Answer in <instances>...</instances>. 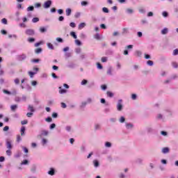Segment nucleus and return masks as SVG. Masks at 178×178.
I'll return each mask as SVG.
<instances>
[{
	"label": "nucleus",
	"mask_w": 178,
	"mask_h": 178,
	"mask_svg": "<svg viewBox=\"0 0 178 178\" xmlns=\"http://www.w3.org/2000/svg\"><path fill=\"white\" fill-rule=\"evenodd\" d=\"M125 120H126V119L124 118V117H121L120 119V123H124Z\"/></svg>",
	"instance_id": "nucleus-42"
},
{
	"label": "nucleus",
	"mask_w": 178,
	"mask_h": 178,
	"mask_svg": "<svg viewBox=\"0 0 178 178\" xmlns=\"http://www.w3.org/2000/svg\"><path fill=\"white\" fill-rule=\"evenodd\" d=\"M14 81L15 84H19V83H20V80H19V79H15Z\"/></svg>",
	"instance_id": "nucleus-60"
},
{
	"label": "nucleus",
	"mask_w": 178,
	"mask_h": 178,
	"mask_svg": "<svg viewBox=\"0 0 178 178\" xmlns=\"http://www.w3.org/2000/svg\"><path fill=\"white\" fill-rule=\"evenodd\" d=\"M51 76L54 79H58V76H56V74L55 73H51Z\"/></svg>",
	"instance_id": "nucleus-57"
},
{
	"label": "nucleus",
	"mask_w": 178,
	"mask_h": 178,
	"mask_svg": "<svg viewBox=\"0 0 178 178\" xmlns=\"http://www.w3.org/2000/svg\"><path fill=\"white\" fill-rule=\"evenodd\" d=\"M34 41H35V39L34 38H28L29 42H34Z\"/></svg>",
	"instance_id": "nucleus-25"
},
{
	"label": "nucleus",
	"mask_w": 178,
	"mask_h": 178,
	"mask_svg": "<svg viewBox=\"0 0 178 178\" xmlns=\"http://www.w3.org/2000/svg\"><path fill=\"white\" fill-rule=\"evenodd\" d=\"M35 8H41V3H35Z\"/></svg>",
	"instance_id": "nucleus-49"
},
{
	"label": "nucleus",
	"mask_w": 178,
	"mask_h": 178,
	"mask_svg": "<svg viewBox=\"0 0 178 178\" xmlns=\"http://www.w3.org/2000/svg\"><path fill=\"white\" fill-rule=\"evenodd\" d=\"M40 33H45V31H47V29L44 27H40Z\"/></svg>",
	"instance_id": "nucleus-34"
},
{
	"label": "nucleus",
	"mask_w": 178,
	"mask_h": 178,
	"mask_svg": "<svg viewBox=\"0 0 178 178\" xmlns=\"http://www.w3.org/2000/svg\"><path fill=\"white\" fill-rule=\"evenodd\" d=\"M26 59V55L22 54V56H19V60H24Z\"/></svg>",
	"instance_id": "nucleus-24"
},
{
	"label": "nucleus",
	"mask_w": 178,
	"mask_h": 178,
	"mask_svg": "<svg viewBox=\"0 0 178 178\" xmlns=\"http://www.w3.org/2000/svg\"><path fill=\"white\" fill-rule=\"evenodd\" d=\"M66 16H70L72 15V9L71 8H67L65 10Z\"/></svg>",
	"instance_id": "nucleus-6"
},
{
	"label": "nucleus",
	"mask_w": 178,
	"mask_h": 178,
	"mask_svg": "<svg viewBox=\"0 0 178 178\" xmlns=\"http://www.w3.org/2000/svg\"><path fill=\"white\" fill-rule=\"evenodd\" d=\"M129 29H127V28H124L123 29H122V33L123 34H126V33H129Z\"/></svg>",
	"instance_id": "nucleus-32"
},
{
	"label": "nucleus",
	"mask_w": 178,
	"mask_h": 178,
	"mask_svg": "<svg viewBox=\"0 0 178 178\" xmlns=\"http://www.w3.org/2000/svg\"><path fill=\"white\" fill-rule=\"evenodd\" d=\"M30 10H31V11L34 10V6H31L28 7V8H27V11H28V12H30Z\"/></svg>",
	"instance_id": "nucleus-27"
},
{
	"label": "nucleus",
	"mask_w": 178,
	"mask_h": 178,
	"mask_svg": "<svg viewBox=\"0 0 178 178\" xmlns=\"http://www.w3.org/2000/svg\"><path fill=\"white\" fill-rule=\"evenodd\" d=\"M33 113H28L26 114L27 118H31L33 116Z\"/></svg>",
	"instance_id": "nucleus-53"
},
{
	"label": "nucleus",
	"mask_w": 178,
	"mask_h": 178,
	"mask_svg": "<svg viewBox=\"0 0 178 178\" xmlns=\"http://www.w3.org/2000/svg\"><path fill=\"white\" fill-rule=\"evenodd\" d=\"M95 38L96 40H99V33H97L95 35Z\"/></svg>",
	"instance_id": "nucleus-59"
},
{
	"label": "nucleus",
	"mask_w": 178,
	"mask_h": 178,
	"mask_svg": "<svg viewBox=\"0 0 178 178\" xmlns=\"http://www.w3.org/2000/svg\"><path fill=\"white\" fill-rule=\"evenodd\" d=\"M1 23H3V24H8V19H6V18H3L1 19Z\"/></svg>",
	"instance_id": "nucleus-19"
},
{
	"label": "nucleus",
	"mask_w": 178,
	"mask_h": 178,
	"mask_svg": "<svg viewBox=\"0 0 178 178\" xmlns=\"http://www.w3.org/2000/svg\"><path fill=\"white\" fill-rule=\"evenodd\" d=\"M132 99H137V95L136 94H132L131 95Z\"/></svg>",
	"instance_id": "nucleus-48"
},
{
	"label": "nucleus",
	"mask_w": 178,
	"mask_h": 178,
	"mask_svg": "<svg viewBox=\"0 0 178 178\" xmlns=\"http://www.w3.org/2000/svg\"><path fill=\"white\" fill-rule=\"evenodd\" d=\"M66 106H67L66 104H65L64 102L61 103V108H66Z\"/></svg>",
	"instance_id": "nucleus-64"
},
{
	"label": "nucleus",
	"mask_w": 178,
	"mask_h": 178,
	"mask_svg": "<svg viewBox=\"0 0 178 178\" xmlns=\"http://www.w3.org/2000/svg\"><path fill=\"white\" fill-rule=\"evenodd\" d=\"M51 5H52V1L51 0H48L44 3V8L45 9H48V8L51 7Z\"/></svg>",
	"instance_id": "nucleus-2"
},
{
	"label": "nucleus",
	"mask_w": 178,
	"mask_h": 178,
	"mask_svg": "<svg viewBox=\"0 0 178 178\" xmlns=\"http://www.w3.org/2000/svg\"><path fill=\"white\" fill-rule=\"evenodd\" d=\"M93 163H94V166L95 168H98V166H99V162H98V161H97V160H94Z\"/></svg>",
	"instance_id": "nucleus-13"
},
{
	"label": "nucleus",
	"mask_w": 178,
	"mask_h": 178,
	"mask_svg": "<svg viewBox=\"0 0 178 178\" xmlns=\"http://www.w3.org/2000/svg\"><path fill=\"white\" fill-rule=\"evenodd\" d=\"M81 6H87V5H88V2L85 1H81Z\"/></svg>",
	"instance_id": "nucleus-21"
},
{
	"label": "nucleus",
	"mask_w": 178,
	"mask_h": 178,
	"mask_svg": "<svg viewBox=\"0 0 178 178\" xmlns=\"http://www.w3.org/2000/svg\"><path fill=\"white\" fill-rule=\"evenodd\" d=\"M27 123H29V121L27 120H24L21 121V124L22 125L27 124Z\"/></svg>",
	"instance_id": "nucleus-30"
},
{
	"label": "nucleus",
	"mask_w": 178,
	"mask_h": 178,
	"mask_svg": "<svg viewBox=\"0 0 178 178\" xmlns=\"http://www.w3.org/2000/svg\"><path fill=\"white\" fill-rule=\"evenodd\" d=\"M101 88H102V90H106V85H102V86H101Z\"/></svg>",
	"instance_id": "nucleus-63"
},
{
	"label": "nucleus",
	"mask_w": 178,
	"mask_h": 178,
	"mask_svg": "<svg viewBox=\"0 0 178 178\" xmlns=\"http://www.w3.org/2000/svg\"><path fill=\"white\" fill-rule=\"evenodd\" d=\"M147 65H148L149 66H152V65H154V61H152V60H148V61H147Z\"/></svg>",
	"instance_id": "nucleus-41"
},
{
	"label": "nucleus",
	"mask_w": 178,
	"mask_h": 178,
	"mask_svg": "<svg viewBox=\"0 0 178 178\" xmlns=\"http://www.w3.org/2000/svg\"><path fill=\"white\" fill-rule=\"evenodd\" d=\"M136 54L137 55V56H141V51H137L136 52Z\"/></svg>",
	"instance_id": "nucleus-62"
},
{
	"label": "nucleus",
	"mask_w": 178,
	"mask_h": 178,
	"mask_svg": "<svg viewBox=\"0 0 178 178\" xmlns=\"http://www.w3.org/2000/svg\"><path fill=\"white\" fill-rule=\"evenodd\" d=\"M107 61H108V58L107 57H105V56L102 57V62L105 63V62H107Z\"/></svg>",
	"instance_id": "nucleus-29"
},
{
	"label": "nucleus",
	"mask_w": 178,
	"mask_h": 178,
	"mask_svg": "<svg viewBox=\"0 0 178 178\" xmlns=\"http://www.w3.org/2000/svg\"><path fill=\"white\" fill-rule=\"evenodd\" d=\"M10 109H11V111L15 112L16 111V109H17V105H16V104L12 105L10 106Z\"/></svg>",
	"instance_id": "nucleus-10"
},
{
	"label": "nucleus",
	"mask_w": 178,
	"mask_h": 178,
	"mask_svg": "<svg viewBox=\"0 0 178 178\" xmlns=\"http://www.w3.org/2000/svg\"><path fill=\"white\" fill-rule=\"evenodd\" d=\"M58 90H59L58 91L59 94H66L67 92V90L66 89H63L62 86H60L58 88Z\"/></svg>",
	"instance_id": "nucleus-5"
},
{
	"label": "nucleus",
	"mask_w": 178,
	"mask_h": 178,
	"mask_svg": "<svg viewBox=\"0 0 178 178\" xmlns=\"http://www.w3.org/2000/svg\"><path fill=\"white\" fill-rule=\"evenodd\" d=\"M33 23H37L38 22H40V19L38 17H34L32 19Z\"/></svg>",
	"instance_id": "nucleus-16"
},
{
	"label": "nucleus",
	"mask_w": 178,
	"mask_h": 178,
	"mask_svg": "<svg viewBox=\"0 0 178 178\" xmlns=\"http://www.w3.org/2000/svg\"><path fill=\"white\" fill-rule=\"evenodd\" d=\"M55 127H56V124H51L50 125V129L52 130L53 129H55Z\"/></svg>",
	"instance_id": "nucleus-47"
},
{
	"label": "nucleus",
	"mask_w": 178,
	"mask_h": 178,
	"mask_svg": "<svg viewBox=\"0 0 178 178\" xmlns=\"http://www.w3.org/2000/svg\"><path fill=\"white\" fill-rule=\"evenodd\" d=\"M47 47L49 48V49H54V45L51 43H47Z\"/></svg>",
	"instance_id": "nucleus-37"
},
{
	"label": "nucleus",
	"mask_w": 178,
	"mask_h": 178,
	"mask_svg": "<svg viewBox=\"0 0 178 178\" xmlns=\"http://www.w3.org/2000/svg\"><path fill=\"white\" fill-rule=\"evenodd\" d=\"M52 118H58V113H53V114L51 115Z\"/></svg>",
	"instance_id": "nucleus-54"
},
{
	"label": "nucleus",
	"mask_w": 178,
	"mask_h": 178,
	"mask_svg": "<svg viewBox=\"0 0 178 178\" xmlns=\"http://www.w3.org/2000/svg\"><path fill=\"white\" fill-rule=\"evenodd\" d=\"M6 145L8 149H12L13 146H12V141H10V140L9 139L6 140Z\"/></svg>",
	"instance_id": "nucleus-3"
},
{
	"label": "nucleus",
	"mask_w": 178,
	"mask_h": 178,
	"mask_svg": "<svg viewBox=\"0 0 178 178\" xmlns=\"http://www.w3.org/2000/svg\"><path fill=\"white\" fill-rule=\"evenodd\" d=\"M41 134H42V136H48L49 132H48V131L43 130V131H42Z\"/></svg>",
	"instance_id": "nucleus-17"
},
{
	"label": "nucleus",
	"mask_w": 178,
	"mask_h": 178,
	"mask_svg": "<svg viewBox=\"0 0 178 178\" xmlns=\"http://www.w3.org/2000/svg\"><path fill=\"white\" fill-rule=\"evenodd\" d=\"M25 34H26V35H34L35 32L34 31V29H26Z\"/></svg>",
	"instance_id": "nucleus-1"
},
{
	"label": "nucleus",
	"mask_w": 178,
	"mask_h": 178,
	"mask_svg": "<svg viewBox=\"0 0 178 178\" xmlns=\"http://www.w3.org/2000/svg\"><path fill=\"white\" fill-rule=\"evenodd\" d=\"M107 74H108L109 76H112V68H109L107 70Z\"/></svg>",
	"instance_id": "nucleus-33"
},
{
	"label": "nucleus",
	"mask_w": 178,
	"mask_h": 178,
	"mask_svg": "<svg viewBox=\"0 0 178 178\" xmlns=\"http://www.w3.org/2000/svg\"><path fill=\"white\" fill-rule=\"evenodd\" d=\"M41 52H42V49L38 48L35 49V54H41Z\"/></svg>",
	"instance_id": "nucleus-18"
},
{
	"label": "nucleus",
	"mask_w": 178,
	"mask_h": 178,
	"mask_svg": "<svg viewBox=\"0 0 178 178\" xmlns=\"http://www.w3.org/2000/svg\"><path fill=\"white\" fill-rule=\"evenodd\" d=\"M173 55L174 56L178 55V49H176L173 51Z\"/></svg>",
	"instance_id": "nucleus-51"
},
{
	"label": "nucleus",
	"mask_w": 178,
	"mask_h": 178,
	"mask_svg": "<svg viewBox=\"0 0 178 178\" xmlns=\"http://www.w3.org/2000/svg\"><path fill=\"white\" fill-rule=\"evenodd\" d=\"M28 111H30V112H34V107H33L31 105H29L28 106Z\"/></svg>",
	"instance_id": "nucleus-15"
},
{
	"label": "nucleus",
	"mask_w": 178,
	"mask_h": 178,
	"mask_svg": "<svg viewBox=\"0 0 178 178\" xmlns=\"http://www.w3.org/2000/svg\"><path fill=\"white\" fill-rule=\"evenodd\" d=\"M102 10L104 12V13H109V10L106 7H104Z\"/></svg>",
	"instance_id": "nucleus-22"
},
{
	"label": "nucleus",
	"mask_w": 178,
	"mask_h": 178,
	"mask_svg": "<svg viewBox=\"0 0 178 178\" xmlns=\"http://www.w3.org/2000/svg\"><path fill=\"white\" fill-rule=\"evenodd\" d=\"M75 44H76V45H81V42L80 41V40H75Z\"/></svg>",
	"instance_id": "nucleus-44"
},
{
	"label": "nucleus",
	"mask_w": 178,
	"mask_h": 178,
	"mask_svg": "<svg viewBox=\"0 0 178 178\" xmlns=\"http://www.w3.org/2000/svg\"><path fill=\"white\" fill-rule=\"evenodd\" d=\"M87 83H88V81H87L86 79H83V80L81 81V85H82V86H86V84H87Z\"/></svg>",
	"instance_id": "nucleus-35"
},
{
	"label": "nucleus",
	"mask_w": 178,
	"mask_h": 178,
	"mask_svg": "<svg viewBox=\"0 0 178 178\" xmlns=\"http://www.w3.org/2000/svg\"><path fill=\"white\" fill-rule=\"evenodd\" d=\"M26 131V127H22L21 128V136H24Z\"/></svg>",
	"instance_id": "nucleus-12"
},
{
	"label": "nucleus",
	"mask_w": 178,
	"mask_h": 178,
	"mask_svg": "<svg viewBox=\"0 0 178 178\" xmlns=\"http://www.w3.org/2000/svg\"><path fill=\"white\" fill-rule=\"evenodd\" d=\"M46 122H48V123H50V122H52V118L51 117H48L45 119Z\"/></svg>",
	"instance_id": "nucleus-40"
},
{
	"label": "nucleus",
	"mask_w": 178,
	"mask_h": 178,
	"mask_svg": "<svg viewBox=\"0 0 178 178\" xmlns=\"http://www.w3.org/2000/svg\"><path fill=\"white\" fill-rule=\"evenodd\" d=\"M3 131H8V130H9V127L8 126H6L3 127Z\"/></svg>",
	"instance_id": "nucleus-56"
},
{
	"label": "nucleus",
	"mask_w": 178,
	"mask_h": 178,
	"mask_svg": "<svg viewBox=\"0 0 178 178\" xmlns=\"http://www.w3.org/2000/svg\"><path fill=\"white\" fill-rule=\"evenodd\" d=\"M133 12H134V10L131 8H127V13L131 14V13H133Z\"/></svg>",
	"instance_id": "nucleus-38"
},
{
	"label": "nucleus",
	"mask_w": 178,
	"mask_h": 178,
	"mask_svg": "<svg viewBox=\"0 0 178 178\" xmlns=\"http://www.w3.org/2000/svg\"><path fill=\"white\" fill-rule=\"evenodd\" d=\"M52 69H53L54 70H58V69H59V67H58V66H56V65H54V66L52 67Z\"/></svg>",
	"instance_id": "nucleus-58"
},
{
	"label": "nucleus",
	"mask_w": 178,
	"mask_h": 178,
	"mask_svg": "<svg viewBox=\"0 0 178 178\" xmlns=\"http://www.w3.org/2000/svg\"><path fill=\"white\" fill-rule=\"evenodd\" d=\"M127 129H131L133 127V125L130 123L126 124Z\"/></svg>",
	"instance_id": "nucleus-36"
},
{
	"label": "nucleus",
	"mask_w": 178,
	"mask_h": 178,
	"mask_svg": "<svg viewBox=\"0 0 178 178\" xmlns=\"http://www.w3.org/2000/svg\"><path fill=\"white\" fill-rule=\"evenodd\" d=\"M106 94L107 96H108L110 98H112V97H113V93H112V92L108 91Z\"/></svg>",
	"instance_id": "nucleus-20"
},
{
	"label": "nucleus",
	"mask_w": 178,
	"mask_h": 178,
	"mask_svg": "<svg viewBox=\"0 0 178 178\" xmlns=\"http://www.w3.org/2000/svg\"><path fill=\"white\" fill-rule=\"evenodd\" d=\"M70 34L71 37H73V38H74V40H77V35H76L75 32L72 31Z\"/></svg>",
	"instance_id": "nucleus-9"
},
{
	"label": "nucleus",
	"mask_w": 178,
	"mask_h": 178,
	"mask_svg": "<svg viewBox=\"0 0 178 178\" xmlns=\"http://www.w3.org/2000/svg\"><path fill=\"white\" fill-rule=\"evenodd\" d=\"M58 13L59 15H62V13H63V10H62V9L58 10Z\"/></svg>",
	"instance_id": "nucleus-61"
},
{
	"label": "nucleus",
	"mask_w": 178,
	"mask_h": 178,
	"mask_svg": "<svg viewBox=\"0 0 178 178\" xmlns=\"http://www.w3.org/2000/svg\"><path fill=\"white\" fill-rule=\"evenodd\" d=\"M163 154H168L169 152V147H164L162 149Z\"/></svg>",
	"instance_id": "nucleus-11"
},
{
	"label": "nucleus",
	"mask_w": 178,
	"mask_h": 178,
	"mask_svg": "<svg viewBox=\"0 0 178 178\" xmlns=\"http://www.w3.org/2000/svg\"><path fill=\"white\" fill-rule=\"evenodd\" d=\"M48 175H50V176H54V175H55V170H54V168H51L48 172Z\"/></svg>",
	"instance_id": "nucleus-8"
},
{
	"label": "nucleus",
	"mask_w": 178,
	"mask_h": 178,
	"mask_svg": "<svg viewBox=\"0 0 178 178\" xmlns=\"http://www.w3.org/2000/svg\"><path fill=\"white\" fill-rule=\"evenodd\" d=\"M105 146L107 147L108 148L112 147V144L109 142H106L105 144Z\"/></svg>",
	"instance_id": "nucleus-39"
},
{
	"label": "nucleus",
	"mask_w": 178,
	"mask_h": 178,
	"mask_svg": "<svg viewBox=\"0 0 178 178\" xmlns=\"http://www.w3.org/2000/svg\"><path fill=\"white\" fill-rule=\"evenodd\" d=\"M56 40H57L58 42H63V38H57Z\"/></svg>",
	"instance_id": "nucleus-55"
},
{
	"label": "nucleus",
	"mask_w": 178,
	"mask_h": 178,
	"mask_svg": "<svg viewBox=\"0 0 178 178\" xmlns=\"http://www.w3.org/2000/svg\"><path fill=\"white\" fill-rule=\"evenodd\" d=\"M21 140H22V136H20V135H17V143H20Z\"/></svg>",
	"instance_id": "nucleus-28"
},
{
	"label": "nucleus",
	"mask_w": 178,
	"mask_h": 178,
	"mask_svg": "<svg viewBox=\"0 0 178 178\" xmlns=\"http://www.w3.org/2000/svg\"><path fill=\"white\" fill-rule=\"evenodd\" d=\"M58 20L59 22H63V20H65V17H63V16H60L58 17Z\"/></svg>",
	"instance_id": "nucleus-50"
},
{
	"label": "nucleus",
	"mask_w": 178,
	"mask_h": 178,
	"mask_svg": "<svg viewBox=\"0 0 178 178\" xmlns=\"http://www.w3.org/2000/svg\"><path fill=\"white\" fill-rule=\"evenodd\" d=\"M6 154L8 155V156H10L12 155V151L10 149H8L6 152Z\"/></svg>",
	"instance_id": "nucleus-26"
},
{
	"label": "nucleus",
	"mask_w": 178,
	"mask_h": 178,
	"mask_svg": "<svg viewBox=\"0 0 178 178\" xmlns=\"http://www.w3.org/2000/svg\"><path fill=\"white\" fill-rule=\"evenodd\" d=\"M86 27V23L82 22L79 25V30H81L82 29H84Z\"/></svg>",
	"instance_id": "nucleus-7"
},
{
	"label": "nucleus",
	"mask_w": 178,
	"mask_h": 178,
	"mask_svg": "<svg viewBox=\"0 0 178 178\" xmlns=\"http://www.w3.org/2000/svg\"><path fill=\"white\" fill-rule=\"evenodd\" d=\"M97 68L98 69H103V67H102V65H101V63H97Z\"/></svg>",
	"instance_id": "nucleus-45"
},
{
	"label": "nucleus",
	"mask_w": 178,
	"mask_h": 178,
	"mask_svg": "<svg viewBox=\"0 0 178 178\" xmlns=\"http://www.w3.org/2000/svg\"><path fill=\"white\" fill-rule=\"evenodd\" d=\"M172 67H175V69H177V67H178V64H177V63H176V62H172Z\"/></svg>",
	"instance_id": "nucleus-23"
},
{
	"label": "nucleus",
	"mask_w": 178,
	"mask_h": 178,
	"mask_svg": "<svg viewBox=\"0 0 178 178\" xmlns=\"http://www.w3.org/2000/svg\"><path fill=\"white\" fill-rule=\"evenodd\" d=\"M70 26V27H72V29H74V27H76V24L74 22H71Z\"/></svg>",
	"instance_id": "nucleus-46"
},
{
	"label": "nucleus",
	"mask_w": 178,
	"mask_h": 178,
	"mask_svg": "<svg viewBox=\"0 0 178 178\" xmlns=\"http://www.w3.org/2000/svg\"><path fill=\"white\" fill-rule=\"evenodd\" d=\"M27 163H29V161H27V160H24L22 162V165H27Z\"/></svg>",
	"instance_id": "nucleus-52"
},
{
	"label": "nucleus",
	"mask_w": 178,
	"mask_h": 178,
	"mask_svg": "<svg viewBox=\"0 0 178 178\" xmlns=\"http://www.w3.org/2000/svg\"><path fill=\"white\" fill-rule=\"evenodd\" d=\"M118 111H122L123 109V105H122V99L119 100V102L117 105Z\"/></svg>",
	"instance_id": "nucleus-4"
},
{
	"label": "nucleus",
	"mask_w": 178,
	"mask_h": 178,
	"mask_svg": "<svg viewBox=\"0 0 178 178\" xmlns=\"http://www.w3.org/2000/svg\"><path fill=\"white\" fill-rule=\"evenodd\" d=\"M47 139L43 138V139L42 140V145H45V144H47Z\"/></svg>",
	"instance_id": "nucleus-43"
},
{
	"label": "nucleus",
	"mask_w": 178,
	"mask_h": 178,
	"mask_svg": "<svg viewBox=\"0 0 178 178\" xmlns=\"http://www.w3.org/2000/svg\"><path fill=\"white\" fill-rule=\"evenodd\" d=\"M168 28H165L161 31V34L163 35L168 34Z\"/></svg>",
	"instance_id": "nucleus-14"
},
{
	"label": "nucleus",
	"mask_w": 178,
	"mask_h": 178,
	"mask_svg": "<svg viewBox=\"0 0 178 178\" xmlns=\"http://www.w3.org/2000/svg\"><path fill=\"white\" fill-rule=\"evenodd\" d=\"M29 74L30 77H31V79H33V77H34V75L35 74V72H29Z\"/></svg>",
	"instance_id": "nucleus-31"
}]
</instances>
